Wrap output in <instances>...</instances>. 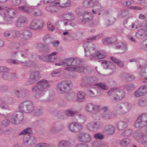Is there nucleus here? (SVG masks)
Returning a JSON list of instances; mask_svg holds the SVG:
<instances>
[{"label":"nucleus","mask_w":147,"mask_h":147,"mask_svg":"<svg viewBox=\"0 0 147 147\" xmlns=\"http://www.w3.org/2000/svg\"><path fill=\"white\" fill-rule=\"evenodd\" d=\"M89 96L90 97H93L94 96V94L91 91H90L89 93Z\"/></svg>","instance_id":"nucleus-50"},{"label":"nucleus","mask_w":147,"mask_h":147,"mask_svg":"<svg viewBox=\"0 0 147 147\" xmlns=\"http://www.w3.org/2000/svg\"><path fill=\"white\" fill-rule=\"evenodd\" d=\"M32 102L30 100L25 101L20 105L19 108L24 112L27 113H31L33 110Z\"/></svg>","instance_id":"nucleus-4"},{"label":"nucleus","mask_w":147,"mask_h":147,"mask_svg":"<svg viewBox=\"0 0 147 147\" xmlns=\"http://www.w3.org/2000/svg\"><path fill=\"white\" fill-rule=\"evenodd\" d=\"M109 129L111 130V131H109V133L111 134H113L114 131V129L113 127L112 126L111 127L109 128Z\"/></svg>","instance_id":"nucleus-43"},{"label":"nucleus","mask_w":147,"mask_h":147,"mask_svg":"<svg viewBox=\"0 0 147 147\" xmlns=\"http://www.w3.org/2000/svg\"><path fill=\"white\" fill-rule=\"evenodd\" d=\"M8 69L6 67H0V72H4L7 71Z\"/></svg>","instance_id":"nucleus-39"},{"label":"nucleus","mask_w":147,"mask_h":147,"mask_svg":"<svg viewBox=\"0 0 147 147\" xmlns=\"http://www.w3.org/2000/svg\"><path fill=\"white\" fill-rule=\"evenodd\" d=\"M98 3V0H84L83 6L85 8H90L94 6Z\"/></svg>","instance_id":"nucleus-11"},{"label":"nucleus","mask_w":147,"mask_h":147,"mask_svg":"<svg viewBox=\"0 0 147 147\" xmlns=\"http://www.w3.org/2000/svg\"><path fill=\"white\" fill-rule=\"evenodd\" d=\"M32 130L30 128H27L22 131L21 134H25L23 139V144L26 146H28L34 144L36 142L35 138L33 136H30L27 134H31Z\"/></svg>","instance_id":"nucleus-3"},{"label":"nucleus","mask_w":147,"mask_h":147,"mask_svg":"<svg viewBox=\"0 0 147 147\" xmlns=\"http://www.w3.org/2000/svg\"><path fill=\"white\" fill-rule=\"evenodd\" d=\"M7 8L8 9H11V8H8L6 6H1V5H0V9H4Z\"/></svg>","instance_id":"nucleus-49"},{"label":"nucleus","mask_w":147,"mask_h":147,"mask_svg":"<svg viewBox=\"0 0 147 147\" xmlns=\"http://www.w3.org/2000/svg\"><path fill=\"white\" fill-rule=\"evenodd\" d=\"M122 50H123L124 51H125L127 50V48L126 47H122L121 48Z\"/></svg>","instance_id":"nucleus-61"},{"label":"nucleus","mask_w":147,"mask_h":147,"mask_svg":"<svg viewBox=\"0 0 147 147\" xmlns=\"http://www.w3.org/2000/svg\"><path fill=\"white\" fill-rule=\"evenodd\" d=\"M29 8L30 7L28 6L27 5H24L20 7L19 8V9H27Z\"/></svg>","instance_id":"nucleus-41"},{"label":"nucleus","mask_w":147,"mask_h":147,"mask_svg":"<svg viewBox=\"0 0 147 147\" xmlns=\"http://www.w3.org/2000/svg\"><path fill=\"white\" fill-rule=\"evenodd\" d=\"M51 131L52 133H55L56 132V131L55 129L54 128H53L51 129Z\"/></svg>","instance_id":"nucleus-52"},{"label":"nucleus","mask_w":147,"mask_h":147,"mask_svg":"<svg viewBox=\"0 0 147 147\" xmlns=\"http://www.w3.org/2000/svg\"><path fill=\"white\" fill-rule=\"evenodd\" d=\"M139 104L140 105L144 106L145 105V102L143 100H140L139 101Z\"/></svg>","instance_id":"nucleus-44"},{"label":"nucleus","mask_w":147,"mask_h":147,"mask_svg":"<svg viewBox=\"0 0 147 147\" xmlns=\"http://www.w3.org/2000/svg\"><path fill=\"white\" fill-rule=\"evenodd\" d=\"M89 20H90L88 19H87V20H86V19H85L84 20V22H89Z\"/></svg>","instance_id":"nucleus-63"},{"label":"nucleus","mask_w":147,"mask_h":147,"mask_svg":"<svg viewBox=\"0 0 147 147\" xmlns=\"http://www.w3.org/2000/svg\"><path fill=\"white\" fill-rule=\"evenodd\" d=\"M8 0H1V3H5Z\"/></svg>","instance_id":"nucleus-62"},{"label":"nucleus","mask_w":147,"mask_h":147,"mask_svg":"<svg viewBox=\"0 0 147 147\" xmlns=\"http://www.w3.org/2000/svg\"><path fill=\"white\" fill-rule=\"evenodd\" d=\"M96 85L99 86L104 90H106L108 88L107 86H106L104 84L102 83H98L96 84Z\"/></svg>","instance_id":"nucleus-28"},{"label":"nucleus","mask_w":147,"mask_h":147,"mask_svg":"<svg viewBox=\"0 0 147 147\" xmlns=\"http://www.w3.org/2000/svg\"><path fill=\"white\" fill-rule=\"evenodd\" d=\"M135 3H141L142 1V0H134Z\"/></svg>","instance_id":"nucleus-48"},{"label":"nucleus","mask_w":147,"mask_h":147,"mask_svg":"<svg viewBox=\"0 0 147 147\" xmlns=\"http://www.w3.org/2000/svg\"><path fill=\"white\" fill-rule=\"evenodd\" d=\"M27 33H28L27 32H24V34H26V36H25L26 38H27L28 37L27 36Z\"/></svg>","instance_id":"nucleus-60"},{"label":"nucleus","mask_w":147,"mask_h":147,"mask_svg":"<svg viewBox=\"0 0 147 147\" xmlns=\"http://www.w3.org/2000/svg\"><path fill=\"white\" fill-rule=\"evenodd\" d=\"M39 75V74L38 73V72H36L34 74V76H35L34 77V78H36V76H38Z\"/></svg>","instance_id":"nucleus-58"},{"label":"nucleus","mask_w":147,"mask_h":147,"mask_svg":"<svg viewBox=\"0 0 147 147\" xmlns=\"http://www.w3.org/2000/svg\"><path fill=\"white\" fill-rule=\"evenodd\" d=\"M59 43V41H55L52 43V45L53 46L57 47Z\"/></svg>","instance_id":"nucleus-40"},{"label":"nucleus","mask_w":147,"mask_h":147,"mask_svg":"<svg viewBox=\"0 0 147 147\" xmlns=\"http://www.w3.org/2000/svg\"><path fill=\"white\" fill-rule=\"evenodd\" d=\"M94 137L96 139H102L103 138L102 135L99 134H95L94 136Z\"/></svg>","instance_id":"nucleus-33"},{"label":"nucleus","mask_w":147,"mask_h":147,"mask_svg":"<svg viewBox=\"0 0 147 147\" xmlns=\"http://www.w3.org/2000/svg\"><path fill=\"white\" fill-rule=\"evenodd\" d=\"M98 38V37L97 36H94L92 37V38H90L89 40H95L96 39H97Z\"/></svg>","instance_id":"nucleus-55"},{"label":"nucleus","mask_w":147,"mask_h":147,"mask_svg":"<svg viewBox=\"0 0 147 147\" xmlns=\"http://www.w3.org/2000/svg\"><path fill=\"white\" fill-rule=\"evenodd\" d=\"M49 86L48 81L44 80L40 81L37 86L32 88V90L33 92L36 91L38 90H39L40 91H44L45 89Z\"/></svg>","instance_id":"nucleus-6"},{"label":"nucleus","mask_w":147,"mask_h":147,"mask_svg":"<svg viewBox=\"0 0 147 147\" xmlns=\"http://www.w3.org/2000/svg\"><path fill=\"white\" fill-rule=\"evenodd\" d=\"M111 58L114 62L118 64L120 67H122L123 66V63L122 61L113 57H111Z\"/></svg>","instance_id":"nucleus-19"},{"label":"nucleus","mask_w":147,"mask_h":147,"mask_svg":"<svg viewBox=\"0 0 147 147\" xmlns=\"http://www.w3.org/2000/svg\"><path fill=\"white\" fill-rule=\"evenodd\" d=\"M65 20H63L64 25H66L70 24V20L74 19L73 14L68 13L64 16Z\"/></svg>","instance_id":"nucleus-16"},{"label":"nucleus","mask_w":147,"mask_h":147,"mask_svg":"<svg viewBox=\"0 0 147 147\" xmlns=\"http://www.w3.org/2000/svg\"><path fill=\"white\" fill-rule=\"evenodd\" d=\"M130 40L132 41H135V39H134V38H132V37H131V38H130Z\"/></svg>","instance_id":"nucleus-64"},{"label":"nucleus","mask_w":147,"mask_h":147,"mask_svg":"<svg viewBox=\"0 0 147 147\" xmlns=\"http://www.w3.org/2000/svg\"><path fill=\"white\" fill-rule=\"evenodd\" d=\"M142 136H137L136 138H136V137H135V135L134 134V138H136V139H138L139 138H140V139H139V140H140H140H142H142L141 139V138H140V137H141Z\"/></svg>","instance_id":"nucleus-56"},{"label":"nucleus","mask_w":147,"mask_h":147,"mask_svg":"<svg viewBox=\"0 0 147 147\" xmlns=\"http://www.w3.org/2000/svg\"><path fill=\"white\" fill-rule=\"evenodd\" d=\"M4 44V42L3 41L0 40V47L3 46Z\"/></svg>","instance_id":"nucleus-57"},{"label":"nucleus","mask_w":147,"mask_h":147,"mask_svg":"<svg viewBox=\"0 0 147 147\" xmlns=\"http://www.w3.org/2000/svg\"><path fill=\"white\" fill-rule=\"evenodd\" d=\"M70 83L67 82H63L59 83L57 85L58 90L61 93H65L67 92L69 89V86Z\"/></svg>","instance_id":"nucleus-9"},{"label":"nucleus","mask_w":147,"mask_h":147,"mask_svg":"<svg viewBox=\"0 0 147 147\" xmlns=\"http://www.w3.org/2000/svg\"><path fill=\"white\" fill-rule=\"evenodd\" d=\"M27 22V21L25 18L24 17L20 18L17 21L16 25L18 27L22 26H24Z\"/></svg>","instance_id":"nucleus-15"},{"label":"nucleus","mask_w":147,"mask_h":147,"mask_svg":"<svg viewBox=\"0 0 147 147\" xmlns=\"http://www.w3.org/2000/svg\"><path fill=\"white\" fill-rule=\"evenodd\" d=\"M59 72L58 70H56L52 72L51 73L52 75L53 76H56L58 75Z\"/></svg>","instance_id":"nucleus-37"},{"label":"nucleus","mask_w":147,"mask_h":147,"mask_svg":"<svg viewBox=\"0 0 147 147\" xmlns=\"http://www.w3.org/2000/svg\"><path fill=\"white\" fill-rule=\"evenodd\" d=\"M125 136H129L131 135V131L129 130H126L125 131Z\"/></svg>","instance_id":"nucleus-38"},{"label":"nucleus","mask_w":147,"mask_h":147,"mask_svg":"<svg viewBox=\"0 0 147 147\" xmlns=\"http://www.w3.org/2000/svg\"><path fill=\"white\" fill-rule=\"evenodd\" d=\"M10 62L12 63H14V64H18L19 63V62L16 60H14L13 59L11 60L10 61Z\"/></svg>","instance_id":"nucleus-47"},{"label":"nucleus","mask_w":147,"mask_h":147,"mask_svg":"<svg viewBox=\"0 0 147 147\" xmlns=\"http://www.w3.org/2000/svg\"><path fill=\"white\" fill-rule=\"evenodd\" d=\"M70 130L72 132H76L81 130L82 126L76 123H72L69 126Z\"/></svg>","instance_id":"nucleus-13"},{"label":"nucleus","mask_w":147,"mask_h":147,"mask_svg":"<svg viewBox=\"0 0 147 147\" xmlns=\"http://www.w3.org/2000/svg\"><path fill=\"white\" fill-rule=\"evenodd\" d=\"M122 4L124 7H128L131 5V2L129 1H125L122 2Z\"/></svg>","instance_id":"nucleus-26"},{"label":"nucleus","mask_w":147,"mask_h":147,"mask_svg":"<svg viewBox=\"0 0 147 147\" xmlns=\"http://www.w3.org/2000/svg\"><path fill=\"white\" fill-rule=\"evenodd\" d=\"M141 88H139V89L135 92V95L137 97L143 96V93H145V92H141L140 91V90H142Z\"/></svg>","instance_id":"nucleus-23"},{"label":"nucleus","mask_w":147,"mask_h":147,"mask_svg":"<svg viewBox=\"0 0 147 147\" xmlns=\"http://www.w3.org/2000/svg\"><path fill=\"white\" fill-rule=\"evenodd\" d=\"M49 145L46 143H39L37 144L36 147H48Z\"/></svg>","instance_id":"nucleus-30"},{"label":"nucleus","mask_w":147,"mask_h":147,"mask_svg":"<svg viewBox=\"0 0 147 147\" xmlns=\"http://www.w3.org/2000/svg\"><path fill=\"white\" fill-rule=\"evenodd\" d=\"M95 45L89 43L88 42L85 43L83 44L84 49L85 55L86 56L91 55L94 59H102L105 57L104 52L102 51H96L94 47Z\"/></svg>","instance_id":"nucleus-1"},{"label":"nucleus","mask_w":147,"mask_h":147,"mask_svg":"<svg viewBox=\"0 0 147 147\" xmlns=\"http://www.w3.org/2000/svg\"><path fill=\"white\" fill-rule=\"evenodd\" d=\"M77 139L80 141L87 142L91 140V137L86 133L82 132L79 134L77 137Z\"/></svg>","instance_id":"nucleus-10"},{"label":"nucleus","mask_w":147,"mask_h":147,"mask_svg":"<svg viewBox=\"0 0 147 147\" xmlns=\"http://www.w3.org/2000/svg\"><path fill=\"white\" fill-rule=\"evenodd\" d=\"M77 59H74L73 58L66 59L63 62L56 63H55V65H64L66 64L68 67L65 68V69L66 70L72 72L76 71L80 72H83L85 68L83 67L73 66L74 64L78 63L77 62Z\"/></svg>","instance_id":"nucleus-2"},{"label":"nucleus","mask_w":147,"mask_h":147,"mask_svg":"<svg viewBox=\"0 0 147 147\" xmlns=\"http://www.w3.org/2000/svg\"><path fill=\"white\" fill-rule=\"evenodd\" d=\"M129 140L128 138L126 139L125 140H123L121 143L122 146L125 147L129 143Z\"/></svg>","instance_id":"nucleus-22"},{"label":"nucleus","mask_w":147,"mask_h":147,"mask_svg":"<svg viewBox=\"0 0 147 147\" xmlns=\"http://www.w3.org/2000/svg\"><path fill=\"white\" fill-rule=\"evenodd\" d=\"M102 63L107 65V66H108V67L110 66V65H109V64H110L112 66V65L111 64V63L109 62H108L106 60L102 61Z\"/></svg>","instance_id":"nucleus-42"},{"label":"nucleus","mask_w":147,"mask_h":147,"mask_svg":"<svg viewBox=\"0 0 147 147\" xmlns=\"http://www.w3.org/2000/svg\"><path fill=\"white\" fill-rule=\"evenodd\" d=\"M76 113V112L70 110H68L66 112V114L68 116H72Z\"/></svg>","instance_id":"nucleus-29"},{"label":"nucleus","mask_w":147,"mask_h":147,"mask_svg":"<svg viewBox=\"0 0 147 147\" xmlns=\"http://www.w3.org/2000/svg\"><path fill=\"white\" fill-rule=\"evenodd\" d=\"M23 113L20 111H18L13 113L12 116L11 122L14 124L20 123L23 119Z\"/></svg>","instance_id":"nucleus-7"},{"label":"nucleus","mask_w":147,"mask_h":147,"mask_svg":"<svg viewBox=\"0 0 147 147\" xmlns=\"http://www.w3.org/2000/svg\"><path fill=\"white\" fill-rule=\"evenodd\" d=\"M115 90H116L115 88H112L109 91V92H108V93H110L111 92L115 91Z\"/></svg>","instance_id":"nucleus-53"},{"label":"nucleus","mask_w":147,"mask_h":147,"mask_svg":"<svg viewBox=\"0 0 147 147\" xmlns=\"http://www.w3.org/2000/svg\"><path fill=\"white\" fill-rule=\"evenodd\" d=\"M41 2L44 4L51 3L54 6L55 0H42Z\"/></svg>","instance_id":"nucleus-24"},{"label":"nucleus","mask_w":147,"mask_h":147,"mask_svg":"<svg viewBox=\"0 0 147 147\" xmlns=\"http://www.w3.org/2000/svg\"><path fill=\"white\" fill-rule=\"evenodd\" d=\"M84 94L82 91L79 92L78 95L77 100L79 101H82L84 100Z\"/></svg>","instance_id":"nucleus-20"},{"label":"nucleus","mask_w":147,"mask_h":147,"mask_svg":"<svg viewBox=\"0 0 147 147\" xmlns=\"http://www.w3.org/2000/svg\"><path fill=\"white\" fill-rule=\"evenodd\" d=\"M56 52H54L51 55H49L46 56L44 60L46 61H49L50 62L55 61H56V59L57 58L55 57V55L57 54Z\"/></svg>","instance_id":"nucleus-14"},{"label":"nucleus","mask_w":147,"mask_h":147,"mask_svg":"<svg viewBox=\"0 0 147 147\" xmlns=\"http://www.w3.org/2000/svg\"><path fill=\"white\" fill-rule=\"evenodd\" d=\"M93 105L92 104H90L87 105L86 107V110L88 111H90L93 109Z\"/></svg>","instance_id":"nucleus-32"},{"label":"nucleus","mask_w":147,"mask_h":147,"mask_svg":"<svg viewBox=\"0 0 147 147\" xmlns=\"http://www.w3.org/2000/svg\"><path fill=\"white\" fill-rule=\"evenodd\" d=\"M9 35V34L7 32H5L4 34V36L5 37H7Z\"/></svg>","instance_id":"nucleus-54"},{"label":"nucleus","mask_w":147,"mask_h":147,"mask_svg":"<svg viewBox=\"0 0 147 147\" xmlns=\"http://www.w3.org/2000/svg\"><path fill=\"white\" fill-rule=\"evenodd\" d=\"M47 26L49 30L52 31L54 29V27L50 22H49L47 23Z\"/></svg>","instance_id":"nucleus-31"},{"label":"nucleus","mask_w":147,"mask_h":147,"mask_svg":"<svg viewBox=\"0 0 147 147\" xmlns=\"http://www.w3.org/2000/svg\"><path fill=\"white\" fill-rule=\"evenodd\" d=\"M118 96L116 97L115 99L119 100L122 98L125 95V93L123 90H121L117 94Z\"/></svg>","instance_id":"nucleus-21"},{"label":"nucleus","mask_w":147,"mask_h":147,"mask_svg":"<svg viewBox=\"0 0 147 147\" xmlns=\"http://www.w3.org/2000/svg\"><path fill=\"white\" fill-rule=\"evenodd\" d=\"M139 18L140 19H143L145 18V16L141 14L139 16Z\"/></svg>","instance_id":"nucleus-51"},{"label":"nucleus","mask_w":147,"mask_h":147,"mask_svg":"<svg viewBox=\"0 0 147 147\" xmlns=\"http://www.w3.org/2000/svg\"><path fill=\"white\" fill-rule=\"evenodd\" d=\"M76 147H88V146L84 144H78Z\"/></svg>","instance_id":"nucleus-45"},{"label":"nucleus","mask_w":147,"mask_h":147,"mask_svg":"<svg viewBox=\"0 0 147 147\" xmlns=\"http://www.w3.org/2000/svg\"><path fill=\"white\" fill-rule=\"evenodd\" d=\"M21 0H13V5L14 6L17 5L20 3Z\"/></svg>","instance_id":"nucleus-34"},{"label":"nucleus","mask_w":147,"mask_h":147,"mask_svg":"<svg viewBox=\"0 0 147 147\" xmlns=\"http://www.w3.org/2000/svg\"><path fill=\"white\" fill-rule=\"evenodd\" d=\"M107 109H108V107H105L103 108L102 110L104 111H106L107 110Z\"/></svg>","instance_id":"nucleus-59"},{"label":"nucleus","mask_w":147,"mask_h":147,"mask_svg":"<svg viewBox=\"0 0 147 147\" xmlns=\"http://www.w3.org/2000/svg\"><path fill=\"white\" fill-rule=\"evenodd\" d=\"M70 5V0H55L54 6L64 8L69 7Z\"/></svg>","instance_id":"nucleus-8"},{"label":"nucleus","mask_w":147,"mask_h":147,"mask_svg":"<svg viewBox=\"0 0 147 147\" xmlns=\"http://www.w3.org/2000/svg\"><path fill=\"white\" fill-rule=\"evenodd\" d=\"M147 124V114H142L137 119L135 124L136 127H141Z\"/></svg>","instance_id":"nucleus-5"},{"label":"nucleus","mask_w":147,"mask_h":147,"mask_svg":"<svg viewBox=\"0 0 147 147\" xmlns=\"http://www.w3.org/2000/svg\"><path fill=\"white\" fill-rule=\"evenodd\" d=\"M140 138L142 140V141H141L142 142L144 143L147 142V136H142Z\"/></svg>","instance_id":"nucleus-36"},{"label":"nucleus","mask_w":147,"mask_h":147,"mask_svg":"<svg viewBox=\"0 0 147 147\" xmlns=\"http://www.w3.org/2000/svg\"><path fill=\"white\" fill-rule=\"evenodd\" d=\"M139 88H141L142 90H140L141 92H146L145 93H143V95H144L147 92V85L146 86H142Z\"/></svg>","instance_id":"nucleus-25"},{"label":"nucleus","mask_w":147,"mask_h":147,"mask_svg":"<svg viewBox=\"0 0 147 147\" xmlns=\"http://www.w3.org/2000/svg\"><path fill=\"white\" fill-rule=\"evenodd\" d=\"M71 145V143L69 141H61L59 144V147H67Z\"/></svg>","instance_id":"nucleus-18"},{"label":"nucleus","mask_w":147,"mask_h":147,"mask_svg":"<svg viewBox=\"0 0 147 147\" xmlns=\"http://www.w3.org/2000/svg\"><path fill=\"white\" fill-rule=\"evenodd\" d=\"M14 10H9L7 11V16L8 18V20L9 21L12 18L15 16V12Z\"/></svg>","instance_id":"nucleus-17"},{"label":"nucleus","mask_w":147,"mask_h":147,"mask_svg":"<svg viewBox=\"0 0 147 147\" xmlns=\"http://www.w3.org/2000/svg\"><path fill=\"white\" fill-rule=\"evenodd\" d=\"M94 126L93 124H89L88 125L87 127L88 129L90 130H94V129L93 128Z\"/></svg>","instance_id":"nucleus-35"},{"label":"nucleus","mask_w":147,"mask_h":147,"mask_svg":"<svg viewBox=\"0 0 147 147\" xmlns=\"http://www.w3.org/2000/svg\"><path fill=\"white\" fill-rule=\"evenodd\" d=\"M43 22L41 21H34L30 25V28L33 30H37L42 28L43 26Z\"/></svg>","instance_id":"nucleus-12"},{"label":"nucleus","mask_w":147,"mask_h":147,"mask_svg":"<svg viewBox=\"0 0 147 147\" xmlns=\"http://www.w3.org/2000/svg\"><path fill=\"white\" fill-rule=\"evenodd\" d=\"M130 8L131 9H141V8L138 6H131Z\"/></svg>","instance_id":"nucleus-46"},{"label":"nucleus","mask_w":147,"mask_h":147,"mask_svg":"<svg viewBox=\"0 0 147 147\" xmlns=\"http://www.w3.org/2000/svg\"><path fill=\"white\" fill-rule=\"evenodd\" d=\"M111 38H108L103 39L102 40V42L104 44H106L111 43Z\"/></svg>","instance_id":"nucleus-27"}]
</instances>
